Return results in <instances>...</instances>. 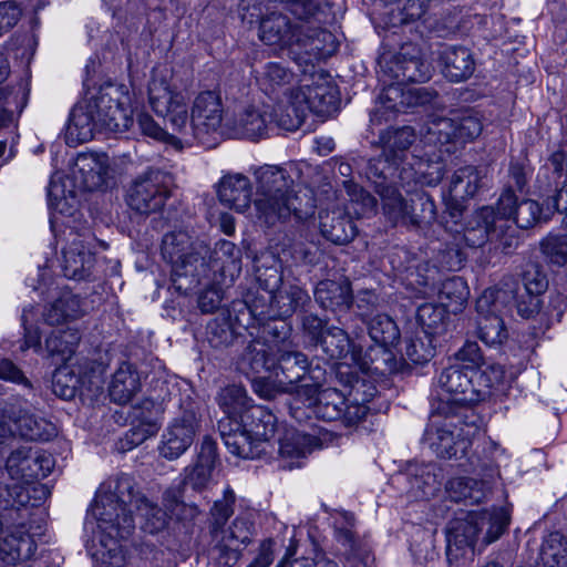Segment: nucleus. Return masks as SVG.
Instances as JSON below:
<instances>
[{
    "label": "nucleus",
    "instance_id": "obj_3",
    "mask_svg": "<svg viewBox=\"0 0 567 567\" xmlns=\"http://www.w3.org/2000/svg\"><path fill=\"white\" fill-rule=\"evenodd\" d=\"M217 402L225 413L218 421V430L227 450L243 458L260 457L264 444L276 433V415L251 404L246 390L238 384L223 388Z\"/></svg>",
    "mask_w": 567,
    "mask_h": 567
},
{
    "label": "nucleus",
    "instance_id": "obj_43",
    "mask_svg": "<svg viewBox=\"0 0 567 567\" xmlns=\"http://www.w3.org/2000/svg\"><path fill=\"white\" fill-rule=\"evenodd\" d=\"M446 492L453 502L473 505L486 498L488 488L484 482L475 478L455 477L447 482Z\"/></svg>",
    "mask_w": 567,
    "mask_h": 567
},
{
    "label": "nucleus",
    "instance_id": "obj_49",
    "mask_svg": "<svg viewBox=\"0 0 567 567\" xmlns=\"http://www.w3.org/2000/svg\"><path fill=\"white\" fill-rule=\"evenodd\" d=\"M368 332L378 347H394L400 340V330L395 321L385 313L373 316L367 321Z\"/></svg>",
    "mask_w": 567,
    "mask_h": 567
},
{
    "label": "nucleus",
    "instance_id": "obj_53",
    "mask_svg": "<svg viewBox=\"0 0 567 567\" xmlns=\"http://www.w3.org/2000/svg\"><path fill=\"white\" fill-rule=\"evenodd\" d=\"M483 524V544L496 542L507 529L511 523V513L506 507H495L481 512Z\"/></svg>",
    "mask_w": 567,
    "mask_h": 567
},
{
    "label": "nucleus",
    "instance_id": "obj_48",
    "mask_svg": "<svg viewBox=\"0 0 567 567\" xmlns=\"http://www.w3.org/2000/svg\"><path fill=\"white\" fill-rule=\"evenodd\" d=\"M80 340L81 334L76 328L54 330L45 339V349L49 355H58L62 361H66L74 353Z\"/></svg>",
    "mask_w": 567,
    "mask_h": 567
},
{
    "label": "nucleus",
    "instance_id": "obj_17",
    "mask_svg": "<svg viewBox=\"0 0 567 567\" xmlns=\"http://www.w3.org/2000/svg\"><path fill=\"white\" fill-rule=\"evenodd\" d=\"M316 367L308 362L303 353L290 348L276 355V367L272 372L277 381L285 386L284 391L297 396L299 386L311 383L310 372Z\"/></svg>",
    "mask_w": 567,
    "mask_h": 567
},
{
    "label": "nucleus",
    "instance_id": "obj_8",
    "mask_svg": "<svg viewBox=\"0 0 567 567\" xmlns=\"http://www.w3.org/2000/svg\"><path fill=\"white\" fill-rule=\"evenodd\" d=\"M174 179L171 173L148 168L140 174L126 193L128 207L138 214L148 215L161 210L171 196Z\"/></svg>",
    "mask_w": 567,
    "mask_h": 567
},
{
    "label": "nucleus",
    "instance_id": "obj_57",
    "mask_svg": "<svg viewBox=\"0 0 567 567\" xmlns=\"http://www.w3.org/2000/svg\"><path fill=\"white\" fill-rule=\"evenodd\" d=\"M544 567H567V539L560 533H551L540 549Z\"/></svg>",
    "mask_w": 567,
    "mask_h": 567
},
{
    "label": "nucleus",
    "instance_id": "obj_27",
    "mask_svg": "<svg viewBox=\"0 0 567 567\" xmlns=\"http://www.w3.org/2000/svg\"><path fill=\"white\" fill-rule=\"evenodd\" d=\"M297 45L315 56H326L337 50L334 35L311 21L299 22Z\"/></svg>",
    "mask_w": 567,
    "mask_h": 567
},
{
    "label": "nucleus",
    "instance_id": "obj_16",
    "mask_svg": "<svg viewBox=\"0 0 567 567\" xmlns=\"http://www.w3.org/2000/svg\"><path fill=\"white\" fill-rule=\"evenodd\" d=\"M41 526H34L32 522H28L27 527L17 528L10 522L4 528L0 518V560L13 565L19 560L29 559L37 549L33 537L41 534Z\"/></svg>",
    "mask_w": 567,
    "mask_h": 567
},
{
    "label": "nucleus",
    "instance_id": "obj_40",
    "mask_svg": "<svg viewBox=\"0 0 567 567\" xmlns=\"http://www.w3.org/2000/svg\"><path fill=\"white\" fill-rule=\"evenodd\" d=\"M480 535H483L482 514L468 513L465 518L452 522L447 536L449 546L453 544L458 548L474 547Z\"/></svg>",
    "mask_w": 567,
    "mask_h": 567
},
{
    "label": "nucleus",
    "instance_id": "obj_13",
    "mask_svg": "<svg viewBox=\"0 0 567 567\" xmlns=\"http://www.w3.org/2000/svg\"><path fill=\"white\" fill-rule=\"evenodd\" d=\"M506 293V290L489 288L476 300L477 333L487 346L502 344L507 339L504 321L497 313Z\"/></svg>",
    "mask_w": 567,
    "mask_h": 567
},
{
    "label": "nucleus",
    "instance_id": "obj_46",
    "mask_svg": "<svg viewBox=\"0 0 567 567\" xmlns=\"http://www.w3.org/2000/svg\"><path fill=\"white\" fill-rule=\"evenodd\" d=\"M270 112H272V123L286 131L298 130L308 114L307 106L297 101L293 90H290L286 105L278 104L276 107H270Z\"/></svg>",
    "mask_w": 567,
    "mask_h": 567
},
{
    "label": "nucleus",
    "instance_id": "obj_9",
    "mask_svg": "<svg viewBox=\"0 0 567 567\" xmlns=\"http://www.w3.org/2000/svg\"><path fill=\"white\" fill-rule=\"evenodd\" d=\"M238 10L244 22L259 23V39L265 44L292 45L297 43L299 23L292 25L286 16L278 12H271L264 17L259 0H240Z\"/></svg>",
    "mask_w": 567,
    "mask_h": 567
},
{
    "label": "nucleus",
    "instance_id": "obj_44",
    "mask_svg": "<svg viewBox=\"0 0 567 567\" xmlns=\"http://www.w3.org/2000/svg\"><path fill=\"white\" fill-rule=\"evenodd\" d=\"M436 220V206L434 199L425 192L415 193L411 198V207L406 217L405 227L421 231Z\"/></svg>",
    "mask_w": 567,
    "mask_h": 567
},
{
    "label": "nucleus",
    "instance_id": "obj_12",
    "mask_svg": "<svg viewBox=\"0 0 567 567\" xmlns=\"http://www.w3.org/2000/svg\"><path fill=\"white\" fill-rule=\"evenodd\" d=\"M477 370L465 368L461 363L445 368L439 375L437 384L441 389L436 404L449 402L454 411L471 410L467 404L476 398L473 388V377Z\"/></svg>",
    "mask_w": 567,
    "mask_h": 567
},
{
    "label": "nucleus",
    "instance_id": "obj_21",
    "mask_svg": "<svg viewBox=\"0 0 567 567\" xmlns=\"http://www.w3.org/2000/svg\"><path fill=\"white\" fill-rule=\"evenodd\" d=\"M217 194L224 205L243 213L251 204L252 185L246 175L229 173L221 177Z\"/></svg>",
    "mask_w": 567,
    "mask_h": 567
},
{
    "label": "nucleus",
    "instance_id": "obj_35",
    "mask_svg": "<svg viewBox=\"0 0 567 567\" xmlns=\"http://www.w3.org/2000/svg\"><path fill=\"white\" fill-rule=\"evenodd\" d=\"M83 313L81 299L71 291H62L45 309L43 317L48 324L55 326L78 320Z\"/></svg>",
    "mask_w": 567,
    "mask_h": 567
},
{
    "label": "nucleus",
    "instance_id": "obj_39",
    "mask_svg": "<svg viewBox=\"0 0 567 567\" xmlns=\"http://www.w3.org/2000/svg\"><path fill=\"white\" fill-rule=\"evenodd\" d=\"M324 441H327L326 435L321 439L297 430H288L279 440V454L287 458L305 457L313 450L321 449Z\"/></svg>",
    "mask_w": 567,
    "mask_h": 567
},
{
    "label": "nucleus",
    "instance_id": "obj_5",
    "mask_svg": "<svg viewBox=\"0 0 567 567\" xmlns=\"http://www.w3.org/2000/svg\"><path fill=\"white\" fill-rule=\"evenodd\" d=\"M480 431V417L473 410L454 411L449 402H441L433 404L423 442L441 458H457L466 455Z\"/></svg>",
    "mask_w": 567,
    "mask_h": 567
},
{
    "label": "nucleus",
    "instance_id": "obj_31",
    "mask_svg": "<svg viewBox=\"0 0 567 567\" xmlns=\"http://www.w3.org/2000/svg\"><path fill=\"white\" fill-rule=\"evenodd\" d=\"M141 390L140 374L135 367L122 362L114 372L109 392L111 399L118 404H126Z\"/></svg>",
    "mask_w": 567,
    "mask_h": 567
},
{
    "label": "nucleus",
    "instance_id": "obj_34",
    "mask_svg": "<svg viewBox=\"0 0 567 567\" xmlns=\"http://www.w3.org/2000/svg\"><path fill=\"white\" fill-rule=\"evenodd\" d=\"M17 425L22 437L30 441H49L56 435L55 425L40 416L22 411L14 405V420H10Z\"/></svg>",
    "mask_w": 567,
    "mask_h": 567
},
{
    "label": "nucleus",
    "instance_id": "obj_36",
    "mask_svg": "<svg viewBox=\"0 0 567 567\" xmlns=\"http://www.w3.org/2000/svg\"><path fill=\"white\" fill-rule=\"evenodd\" d=\"M291 332L292 328L287 320L266 319L258 329L257 338L266 343L269 351L279 354L292 348Z\"/></svg>",
    "mask_w": 567,
    "mask_h": 567
},
{
    "label": "nucleus",
    "instance_id": "obj_50",
    "mask_svg": "<svg viewBox=\"0 0 567 567\" xmlns=\"http://www.w3.org/2000/svg\"><path fill=\"white\" fill-rule=\"evenodd\" d=\"M322 350L327 353L330 359H350L353 346L350 341L348 333L338 327H331L324 331L319 341ZM352 363L347 362V364Z\"/></svg>",
    "mask_w": 567,
    "mask_h": 567
},
{
    "label": "nucleus",
    "instance_id": "obj_10",
    "mask_svg": "<svg viewBox=\"0 0 567 567\" xmlns=\"http://www.w3.org/2000/svg\"><path fill=\"white\" fill-rule=\"evenodd\" d=\"M380 68L382 80L388 84L425 82L432 74L430 63L422 59L420 49L414 45L402 47L399 53L389 59L383 56Z\"/></svg>",
    "mask_w": 567,
    "mask_h": 567
},
{
    "label": "nucleus",
    "instance_id": "obj_24",
    "mask_svg": "<svg viewBox=\"0 0 567 567\" xmlns=\"http://www.w3.org/2000/svg\"><path fill=\"white\" fill-rule=\"evenodd\" d=\"M351 362L363 372L392 374L401 370V361L396 359L390 347L370 348L364 354L362 348H353Z\"/></svg>",
    "mask_w": 567,
    "mask_h": 567
},
{
    "label": "nucleus",
    "instance_id": "obj_30",
    "mask_svg": "<svg viewBox=\"0 0 567 567\" xmlns=\"http://www.w3.org/2000/svg\"><path fill=\"white\" fill-rule=\"evenodd\" d=\"M276 353L269 351L265 342L256 337L238 358L237 369L247 375L272 371L276 367Z\"/></svg>",
    "mask_w": 567,
    "mask_h": 567
},
{
    "label": "nucleus",
    "instance_id": "obj_47",
    "mask_svg": "<svg viewBox=\"0 0 567 567\" xmlns=\"http://www.w3.org/2000/svg\"><path fill=\"white\" fill-rule=\"evenodd\" d=\"M481 175L475 166H464L454 172L450 182V196L454 200L473 197L480 188Z\"/></svg>",
    "mask_w": 567,
    "mask_h": 567
},
{
    "label": "nucleus",
    "instance_id": "obj_23",
    "mask_svg": "<svg viewBox=\"0 0 567 567\" xmlns=\"http://www.w3.org/2000/svg\"><path fill=\"white\" fill-rule=\"evenodd\" d=\"M132 429L125 436L130 449L142 444L148 437L155 435L159 430L157 422V410L152 400H143L132 408Z\"/></svg>",
    "mask_w": 567,
    "mask_h": 567
},
{
    "label": "nucleus",
    "instance_id": "obj_56",
    "mask_svg": "<svg viewBox=\"0 0 567 567\" xmlns=\"http://www.w3.org/2000/svg\"><path fill=\"white\" fill-rule=\"evenodd\" d=\"M274 291L252 287L244 295V305L255 319L261 321L272 319Z\"/></svg>",
    "mask_w": 567,
    "mask_h": 567
},
{
    "label": "nucleus",
    "instance_id": "obj_59",
    "mask_svg": "<svg viewBox=\"0 0 567 567\" xmlns=\"http://www.w3.org/2000/svg\"><path fill=\"white\" fill-rule=\"evenodd\" d=\"M400 164H394L384 153L375 158L369 159L365 168V176L374 184L375 192L382 186H392L388 179L394 176Z\"/></svg>",
    "mask_w": 567,
    "mask_h": 567
},
{
    "label": "nucleus",
    "instance_id": "obj_14",
    "mask_svg": "<svg viewBox=\"0 0 567 567\" xmlns=\"http://www.w3.org/2000/svg\"><path fill=\"white\" fill-rule=\"evenodd\" d=\"M293 92L297 101L307 106V113L327 117L338 109V89L332 78L322 70L311 74V83H305Z\"/></svg>",
    "mask_w": 567,
    "mask_h": 567
},
{
    "label": "nucleus",
    "instance_id": "obj_33",
    "mask_svg": "<svg viewBox=\"0 0 567 567\" xmlns=\"http://www.w3.org/2000/svg\"><path fill=\"white\" fill-rule=\"evenodd\" d=\"M379 140L384 155L391 158L394 164H401L415 141V132L410 126L388 128L380 132Z\"/></svg>",
    "mask_w": 567,
    "mask_h": 567
},
{
    "label": "nucleus",
    "instance_id": "obj_6",
    "mask_svg": "<svg viewBox=\"0 0 567 567\" xmlns=\"http://www.w3.org/2000/svg\"><path fill=\"white\" fill-rule=\"evenodd\" d=\"M161 252L172 266V282L174 288L188 295L209 277V265L206 257L209 247L199 240L193 241L183 230L172 231L163 237Z\"/></svg>",
    "mask_w": 567,
    "mask_h": 567
},
{
    "label": "nucleus",
    "instance_id": "obj_41",
    "mask_svg": "<svg viewBox=\"0 0 567 567\" xmlns=\"http://www.w3.org/2000/svg\"><path fill=\"white\" fill-rule=\"evenodd\" d=\"M254 272L257 287L276 291L282 284L281 261L270 251H264L254 258Z\"/></svg>",
    "mask_w": 567,
    "mask_h": 567
},
{
    "label": "nucleus",
    "instance_id": "obj_26",
    "mask_svg": "<svg viewBox=\"0 0 567 567\" xmlns=\"http://www.w3.org/2000/svg\"><path fill=\"white\" fill-rule=\"evenodd\" d=\"M436 97V91L426 86H404L403 84H386L385 86L388 107H399L402 113L411 107L430 104Z\"/></svg>",
    "mask_w": 567,
    "mask_h": 567
},
{
    "label": "nucleus",
    "instance_id": "obj_64",
    "mask_svg": "<svg viewBox=\"0 0 567 567\" xmlns=\"http://www.w3.org/2000/svg\"><path fill=\"white\" fill-rule=\"evenodd\" d=\"M542 252L557 266L567 264V231L549 234L540 241Z\"/></svg>",
    "mask_w": 567,
    "mask_h": 567
},
{
    "label": "nucleus",
    "instance_id": "obj_58",
    "mask_svg": "<svg viewBox=\"0 0 567 567\" xmlns=\"http://www.w3.org/2000/svg\"><path fill=\"white\" fill-rule=\"evenodd\" d=\"M343 187L350 202V206L347 209H352L359 217L368 216L375 212L377 199L370 193L351 179L344 181Z\"/></svg>",
    "mask_w": 567,
    "mask_h": 567
},
{
    "label": "nucleus",
    "instance_id": "obj_29",
    "mask_svg": "<svg viewBox=\"0 0 567 567\" xmlns=\"http://www.w3.org/2000/svg\"><path fill=\"white\" fill-rule=\"evenodd\" d=\"M94 265V254L81 240H74L63 250L62 270L66 278L86 279L91 276Z\"/></svg>",
    "mask_w": 567,
    "mask_h": 567
},
{
    "label": "nucleus",
    "instance_id": "obj_54",
    "mask_svg": "<svg viewBox=\"0 0 567 567\" xmlns=\"http://www.w3.org/2000/svg\"><path fill=\"white\" fill-rule=\"evenodd\" d=\"M410 484L415 496L426 499L434 496L442 484L436 465L426 464L416 467Z\"/></svg>",
    "mask_w": 567,
    "mask_h": 567
},
{
    "label": "nucleus",
    "instance_id": "obj_7",
    "mask_svg": "<svg viewBox=\"0 0 567 567\" xmlns=\"http://www.w3.org/2000/svg\"><path fill=\"white\" fill-rule=\"evenodd\" d=\"M311 383H305L297 389L289 404L290 415L299 423L307 421L310 414L323 421H337L341 417L346 396L337 389L328 388L320 391L326 381V370L319 364L310 372Z\"/></svg>",
    "mask_w": 567,
    "mask_h": 567
},
{
    "label": "nucleus",
    "instance_id": "obj_11",
    "mask_svg": "<svg viewBox=\"0 0 567 567\" xmlns=\"http://www.w3.org/2000/svg\"><path fill=\"white\" fill-rule=\"evenodd\" d=\"M93 103L96 104V118L100 130L109 132H125L134 123L130 97L114 85L100 87L92 93Z\"/></svg>",
    "mask_w": 567,
    "mask_h": 567
},
{
    "label": "nucleus",
    "instance_id": "obj_63",
    "mask_svg": "<svg viewBox=\"0 0 567 567\" xmlns=\"http://www.w3.org/2000/svg\"><path fill=\"white\" fill-rule=\"evenodd\" d=\"M435 353L433 344V337L427 334L416 333L414 337L406 340L404 355L415 364H423L430 361Z\"/></svg>",
    "mask_w": 567,
    "mask_h": 567
},
{
    "label": "nucleus",
    "instance_id": "obj_15",
    "mask_svg": "<svg viewBox=\"0 0 567 567\" xmlns=\"http://www.w3.org/2000/svg\"><path fill=\"white\" fill-rule=\"evenodd\" d=\"M271 124L270 106L246 104L227 118L225 126L231 137L256 142L268 137Z\"/></svg>",
    "mask_w": 567,
    "mask_h": 567
},
{
    "label": "nucleus",
    "instance_id": "obj_55",
    "mask_svg": "<svg viewBox=\"0 0 567 567\" xmlns=\"http://www.w3.org/2000/svg\"><path fill=\"white\" fill-rule=\"evenodd\" d=\"M449 311L443 306L423 303L416 310V321L422 334L434 337L445 329V319Z\"/></svg>",
    "mask_w": 567,
    "mask_h": 567
},
{
    "label": "nucleus",
    "instance_id": "obj_51",
    "mask_svg": "<svg viewBox=\"0 0 567 567\" xmlns=\"http://www.w3.org/2000/svg\"><path fill=\"white\" fill-rule=\"evenodd\" d=\"M240 258V249L234 243L223 239L216 243L213 251L209 249L206 262L209 265V272H225L228 268H239Z\"/></svg>",
    "mask_w": 567,
    "mask_h": 567
},
{
    "label": "nucleus",
    "instance_id": "obj_52",
    "mask_svg": "<svg viewBox=\"0 0 567 567\" xmlns=\"http://www.w3.org/2000/svg\"><path fill=\"white\" fill-rule=\"evenodd\" d=\"M468 288L461 277H451L441 284L439 300L449 312H457L468 298Z\"/></svg>",
    "mask_w": 567,
    "mask_h": 567
},
{
    "label": "nucleus",
    "instance_id": "obj_4",
    "mask_svg": "<svg viewBox=\"0 0 567 567\" xmlns=\"http://www.w3.org/2000/svg\"><path fill=\"white\" fill-rule=\"evenodd\" d=\"M255 185L257 218L267 226L285 223L291 216L302 223L315 213L313 200H303L299 196L296 177L297 171L292 165H270L251 167Z\"/></svg>",
    "mask_w": 567,
    "mask_h": 567
},
{
    "label": "nucleus",
    "instance_id": "obj_18",
    "mask_svg": "<svg viewBox=\"0 0 567 567\" xmlns=\"http://www.w3.org/2000/svg\"><path fill=\"white\" fill-rule=\"evenodd\" d=\"M197 416L194 410H185L176 417L163 434L161 455L176 460L193 444L197 430Z\"/></svg>",
    "mask_w": 567,
    "mask_h": 567
},
{
    "label": "nucleus",
    "instance_id": "obj_42",
    "mask_svg": "<svg viewBox=\"0 0 567 567\" xmlns=\"http://www.w3.org/2000/svg\"><path fill=\"white\" fill-rule=\"evenodd\" d=\"M475 225L464 230L465 244L472 248H478L493 238L496 233L495 212L491 206L480 208L474 217Z\"/></svg>",
    "mask_w": 567,
    "mask_h": 567
},
{
    "label": "nucleus",
    "instance_id": "obj_19",
    "mask_svg": "<svg viewBox=\"0 0 567 567\" xmlns=\"http://www.w3.org/2000/svg\"><path fill=\"white\" fill-rule=\"evenodd\" d=\"M0 509L7 512V520L11 522L17 528H25L28 522L37 523L38 508L30 503L29 488L18 484L8 485L0 484Z\"/></svg>",
    "mask_w": 567,
    "mask_h": 567
},
{
    "label": "nucleus",
    "instance_id": "obj_1",
    "mask_svg": "<svg viewBox=\"0 0 567 567\" xmlns=\"http://www.w3.org/2000/svg\"><path fill=\"white\" fill-rule=\"evenodd\" d=\"M133 508L141 517V527L148 534L163 530L168 515L145 496L135 492L134 480L121 475L103 483L96 492L92 512L101 530L99 546L93 553L97 567H123L126 560L122 539L135 529Z\"/></svg>",
    "mask_w": 567,
    "mask_h": 567
},
{
    "label": "nucleus",
    "instance_id": "obj_61",
    "mask_svg": "<svg viewBox=\"0 0 567 567\" xmlns=\"http://www.w3.org/2000/svg\"><path fill=\"white\" fill-rule=\"evenodd\" d=\"M32 450L21 446L13 450L7 458L6 471L12 480L30 481L32 476Z\"/></svg>",
    "mask_w": 567,
    "mask_h": 567
},
{
    "label": "nucleus",
    "instance_id": "obj_2",
    "mask_svg": "<svg viewBox=\"0 0 567 567\" xmlns=\"http://www.w3.org/2000/svg\"><path fill=\"white\" fill-rule=\"evenodd\" d=\"M148 103L153 111L163 116L171 130L182 135L185 144L197 140L208 143V136L216 133L223 122V103L215 91H203L196 95L188 120L184 94L172 87L167 70H154L148 84Z\"/></svg>",
    "mask_w": 567,
    "mask_h": 567
},
{
    "label": "nucleus",
    "instance_id": "obj_22",
    "mask_svg": "<svg viewBox=\"0 0 567 567\" xmlns=\"http://www.w3.org/2000/svg\"><path fill=\"white\" fill-rule=\"evenodd\" d=\"M106 174V158L95 154L78 155L72 168V178L78 183V187L89 192L101 187Z\"/></svg>",
    "mask_w": 567,
    "mask_h": 567
},
{
    "label": "nucleus",
    "instance_id": "obj_32",
    "mask_svg": "<svg viewBox=\"0 0 567 567\" xmlns=\"http://www.w3.org/2000/svg\"><path fill=\"white\" fill-rule=\"evenodd\" d=\"M272 319H284L292 315L310 302V297L306 290L297 285H285L274 291Z\"/></svg>",
    "mask_w": 567,
    "mask_h": 567
},
{
    "label": "nucleus",
    "instance_id": "obj_20",
    "mask_svg": "<svg viewBox=\"0 0 567 567\" xmlns=\"http://www.w3.org/2000/svg\"><path fill=\"white\" fill-rule=\"evenodd\" d=\"M96 130L101 131L96 118V104L93 103L91 94L72 109L65 130V141L69 145L76 146L91 141Z\"/></svg>",
    "mask_w": 567,
    "mask_h": 567
},
{
    "label": "nucleus",
    "instance_id": "obj_60",
    "mask_svg": "<svg viewBox=\"0 0 567 567\" xmlns=\"http://www.w3.org/2000/svg\"><path fill=\"white\" fill-rule=\"evenodd\" d=\"M235 493L230 487L224 491L221 499L215 501L210 508V534L217 538L219 533L224 532V526L234 513Z\"/></svg>",
    "mask_w": 567,
    "mask_h": 567
},
{
    "label": "nucleus",
    "instance_id": "obj_25",
    "mask_svg": "<svg viewBox=\"0 0 567 567\" xmlns=\"http://www.w3.org/2000/svg\"><path fill=\"white\" fill-rule=\"evenodd\" d=\"M319 228L322 236L336 245H346L357 235L355 224L341 208L321 212Z\"/></svg>",
    "mask_w": 567,
    "mask_h": 567
},
{
    "label": "nucleus",
    "instance_id": "obj_62",
    "mask_svg": "<svg viewBox=\"0 0 567 567\" xmlns=\"http://www.w3.org/2000/svg\"><path fill=\"white\" fill-rule=\"evenodd\" d=\"M236 338L237 332L227 317L215 318L207 326V340L213 348H227Z\"/></svg>",
    "mask_w": 567,
    "mask_h": 567
},
{
    "label": "nucleus",
    "instance_id": "obj_28",
    "mask_svg": "<svg viewBox=\"0 0 567 567\" xmlns=\"http://www.w3.org/2000/svg\"><path fill=\"white\" fill-rule=\"evenodd\" d=\"M442 73L451 82L467 80L475 70L471 51L465 47H447L440 54Z\"/></svg>",
    "mask_w": 567,
    "mask_h": 567
},
{
    "label": "nucleus",
    "instance_id": "obj_45",
    "mask_svg": "<svg viewBox=\"0 0 567 567\" xmlns=\"http://www.w3.org/2000/svg\"><path fill=\"white\" fill-rule=\"evenodd\" d=\"M379 196L385 218L393 226L401 225L405 227L411 200H405L394 186H382L379 189Z\"/></svg>",
    "mask_w": 567,
    "mask_h": 567
},
{
    "label": "nucleus",
    "instance_id": "obj_37",
    "mask_svg": "<svg viewBox=\"0 0 567 567\" xmlns=\"http://www.w3.org/2000/svg\"><path fill=\"white\" fill-rule=\"evenodd\" d=\"M295 79V73L282 62L266 63L257 78L261 90L268 95L288 91Z\"/></svg>",
    "mask_w": 567,
    "mask_h": 567
},
{
    "label": "nucleus",
    "instance_id": "obj_38",
    "mask_svg": "<svg viewBox=\"0 0 567 567\" xmlns=\"http://www.w3.org/2000/svg\"><path fill=\"white\" fill-rule=\"evenodd\" d=\"M315 298L326 309L349 308L352 302V291L347 279L322 280L315 290Z\"/></svg>",
    "mask_w": 567,
    "mask_h": 567
}]
</instances>
